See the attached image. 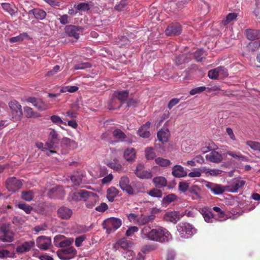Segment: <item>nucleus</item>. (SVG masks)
Returning a JSON list of instances; mask_svg holds the SVG:
<instances>
[{
	"mask_svg": "<svg viewBox=\"0 0 260 260\" xmlns=\"http://www.w3.org/2000/svg\"><path fill=\"white\" fill-rule=\"evenodd\" d=\"M140 236L143 239L160 243L167 242L172 239L170 232L166 228L160 226L152 229L149 226L143 227L141 231Z\"/></svg>",
	"mask_w": 260,
	"mask_h": 260,
	"instance_id": "f257e3e1",
	"label": "nucleus"
},
{
	"mask_svg": "<svg viewBox=\"0 0 260 260\" xmlns=\"http://www.w3.org/2000/svg\"><path fill=\"white\" fill-rule=\"evenodd\" d=\"M177 230L181 237L188 239L197 233V230L193 225L187 222H181L177 225Z\"/></svg>",
	"mask_w": 260,
	"mask_h": 260,
	"instance_id": "f03ea898",
	"label": "nucleus"
},
{
	"mask_svg": "<svg viewBox=\"0 0 260 260\" xmlns=\"http://www.w3.org/2000/svg\"><path fill=\"white\" fill-rule=\"evenodd\" d=\"M122 221L116 217H110L104 220L103 223V228L106 230L107 233L110 234L121 226Z\"/></svg>",
	"mask_w": 260,
	"mask_h": 260,
	"instance_id": "7ed1b4c3",
	"label": "nucleus"
},
{
	"mask_svg": "<svg viewBox=\"0 0 260 260\" xmlns=\"http://www.w3.org/2000/svg\"><path fill=\"white\" fill-rule=\"evenodd\" d=\"M128 220L134 223H136L139 225L145 224L147 223L154 219V215H150L148 216H141L136 214L135 213H129L127 215Z\"/></svg>",
	"mask_w": 260,
	"mask_h": 260,
	"instance_id": "20e7f679",
	"label": "nucleus"
},
{
	"mask_svg": "<svg viewBox=\"0 0 260 260\" xmlns=\"http://www.w3.org/2000/svg\"><path fill=\"white\" fill-rule=\"evenodd\" d=\"M245 182L241 178H235L228 182L225 186L226 191L230 192H237L245 184Z\"/></svg>",
	"mask_w": 260,
	"mask_h": 260,
	"instance_id": "39448f33",
	"label": "nucleus"
},
{
	"mask_svg": "<svg viewBox=\"0 0 260 260\" xmlns=\"http://www.w3.org/2000/svg\"><path fill=\"white\" fill-rule=\"evenodd\" d=\"M12 118L16 121L20 120L22 115L21 106L16 101H11L9 104Z\"/></svg>",
	"mask_w": 260,
	"mask_h": 260,
	"instance_id": "423d86ee",
	"label": "nucleus"
},
{
	"mask_svg": "<svg viewBox=\"0 0 260 260\" xmlns=\"http://www.w3.org/2000/svg\"><path fill=\"white\" fill-rule=\"evenodd\" d=\"M119 186L124 191L129 195H135L137 192L129 184V179L126 176H122L119 180Z\"/></svg>",
	"mask_w": 260,
	"mask_h": 260,
	"instance_id": "0eeeda50",
	"label": "nucleus"
},
{
	"mask_svg": "<svg viewBox=\"0 0 260 260\" xmlns=\"http://www.w3.org/2000/svg\"><path fill=\"white\" fill-rule=\"evenodd\" d=\"M59 142V138L57 132L54 129H51L48 135V140L46 145L48 149H55Z\"/></svg>",
	"mask_w": 260,
	"mask_h": 260,
	"instance_id": "6e6552de",
	"label": "nucleus"
},
{
	"mask_svg": "<svg viewBox=\"0 0 260 260\" xmlns=\"http://www.w3.org/2000/svg\"><path fill=\"white\" fill-rule=\"evenodd\" d=\"M51 239L49 237L41 236L36 239L37 247L42 250H46L48 249L51 245Z\"/></svg>",
	"mask_w": 260,
	"mask_h": 260,
	"instance_id": "1a4fd4ad",
	"label": "nucleus"
},
{
	"mask_svg": "<svg viewBox=\"0 0 260 260\" xmlns=\"http://www.w3.org/2000/svg\"><path fill=\"white\" fill-rule=\"evenodd\" d=\"M73 239H67L61 235H57L54 238V245L57 247L69 246L73 242Z\"/></svg>",
	"mask_w": 260,
	"mask_h": 260,
	"instance_id": "9d476101",
	"label": "nucleus"
},
{
	"mask_svg": "<svg viewBox=\"0 0 260 260\" xmlns=\"http://www.w3.org/2000/svg\"><path fill=\"white\" fill-rule=\"evenodd\" d=\"M205 186L215 195H219L226 191L225 186H222L220 184L206 182L205 183Z\"/></svg>",
	"mask_w": 260,
	"mask_h": 260,
	"instance_id": "9b49d317",
	"label": "nucleus"
},
{
	"mask_svg": "<svg viewBox=\"0 0 260 260\" xmlns=\"http://www.w3.org/2000/svg\"><path fill=\"white\" fill-rule=\"evenodd\" d=\"M200 213L202 214L205 221L207 223H212L217 221V217L212 211L207 208H202L200 209Z\"/></svg>",
	"mask_w": 260,
	"mask_h": 260,
	"instance_id": "f8f14e48",
	"label": "nucleus"
},
{
	"mask_svg": "<svg viewBox=\"0 0 260 260\" xmlns=\"http://www.w3.org/2000/svg\"><path fill=\"white\" fill-rule=\"evenodd\" d=\"M21 185V182L15 177L10 178L6 181L7 189L12 192L18 190Z\"/></svg>",
	"mask_w": 260,
	"mask_h": 260,
	"instance_id": "ddd939ff",
	"label": "nucleus"
},
{
	"mask_svg": "<svg viewBox=\"0 0 260 260\" xmlns=\"http://www.w3.org/2000/svg\"><path fill=\"white\" fill-rule=\"evenodd\" d=\"M183 216L178 212L175 211H168L165 213L164 218L166 221L176 223Z\"/></svg>",
	"mask_w": 260,
	"mask_h": 260,
	"instance_id": "4468645a",
	"label": "nucleus"
},
{
	"mask_svg": "<svg viewBox=\"0 0 260 260\" xmlns=\"http://www.w3.org/2000/svg\"><path fill=\"white\" fill-rule=\"evenodd\" d=\"M136 174L137 177L141 179H149L152 176L151 172L144 170V166L142 164H139L137 166Z\"/></svg>",
	"mask_w": 260,
	"mask_h": 260,
	"instance_id": "2eb2a0df",
	"label": "nucleus"
},
{
	"mask_svg": "<svg viewBox=\"0 0 260 260\" xmlns=\"http://www.w3.org/2000/svg\"><path fill=\"white\" fill-rule=\"evenodd\" d=\"M64 194V190L61 186L52 187L48 193V196L50 198H61Z\"/></svg>",
	"mask_w": 260,
	"mask_h": 260,
	"instance_id": "dca6fc26",
	"label": "nucleus"
},
{
	"mask_svg": "<svg viewBox=\"0 0 260 260\" xmlns=\"http://www.w3.org/2000/svg\"><path fill=\"white\" fill-rule=\"evenodd\" d=\"M182 28L178 23L172 24L169 25L166 30V34L167 36L178 35L181 34Z\"/></svg>",
	"mask_w": 260,
	"mask_h": 260,
	"instance_id": "f3484780",
	"label": "nucleus"
},
{
	"mask_svg": "<svg viewBox=\"0 0 260 260\" xmlns=\"http://www.w3.org/2000/svg\"><path fill=\"white\" fill-rule=\"evenodd\" d=\"M35 243L34 241L25 242L17 247L16 252L17 253H22L29 251L35 246Z\"/></svg>",
	"mask_w": 260,
	"mask_h": 260,
	"instance_id": "a211bd4d",
	"label": "nucleus"
},
{
	"mask_svg": "<svg viewBox=\"0 0 260 260\" xmlns=\"http://www.w3.org/2000/svg\"><path fill=\"white\" fill-rule=\"evenodd\" d=\"M0 239L4 242H11L14 239V233L9 230H5L3 228L0 233Z\"/></svg>",
	"mask_w": 260,
	"mask_h": 260,
	"instance_id": "6ab92c4d",
	"label": "nucleus"
},
{
	"mask_svg": "<svg viewBox=\"0 0 260 260\" xmlns=\"http://www.w3.org/2000/svg\"><path fill=\"white\" fill-rule=\"evenodd\" d=\"M57 214L59 217L64 219L70 218L72 214V210L67 207H61L57 210Z\"/></svg>",
	"mask_w": 260,
	"mask_h": 260,
	"instance_id": "aec40b11",
	"label": "nucleus"
},
{
	"mask_svg": "<svg viewBox=\"0 0 260 260\" xmlns=\"http://www.w3.org/2000/svg\"><path fill=\"white\" fill-rule=\"evenodd\" d=\"M172 175L177 178L185 177L187 175V172L184 168L180 165H176L172 168Z\"/></svg>",
	"mask_w": 260,
	"mask_h": 260,
	"instance_id": "412c9836",
	"label": "nucleus"
},
{
	"mask_svg": "<svg viewBox=\"0 0 260 260\" xmlns=\"http://www.w3.org/2000/svg\"><path fill=\"white\" fill-rule=\"evenodd\" d=\"M27 100L39 110L43 111L47 109V105L41 99L29 98Z\"/></svg>",
	"mask_w": 260,
	"mask_h": 260,
	"instance_id": "4be33fe9",
	"label": "nucleus"
},
{
	"mask_svg": "<svg viewBox=\"0 0 260 260\" xmlns=\"http://www.w3.org/2000/svg\"><path fill=\"white\" fill-rule=\"evenodd\" d=\"M134 243L126 239L125 238H122L116 241L115 247L119 246L124 250L130 249L132 247Z\"/></svg>",
	"mask_w": 260,
	"mask_h": 260,
	"instance_id": "5701e85b",
	"label": "nucleus"
},
{
	"mask_svg": "<svg viewBox=\"0 0 260 260\" xmlns=\"http://www.w3.org/2000/svg\"><path fill=\"white\" fill-rule=\"evenodd\" d=\"M206 158L210 161L215 163H218L222 160V155L216 151H212L206 155Z\"/></svg>",
	"mask_w": 260,
	"mask_h": 260,
	"instance_id": "b1692460",
	"label": "nucleus"
},
{
	"mask_svg": "<svg viewBox=\"0 0 260 260\" xmlns=\"http://www.w3.org/2000/svg\"><path fill=\"white\" fill-rule=\"evenodd\" d=\"M99 201V196L96 193L92 192L86 201V207L87 208L92 209Z\"/></svg>",
	"mask_w": 260,
	"mask_h": 260,
	"instance_id": "393cba45",
	"label": "nucleus"
},
{
	"mask_svg": "<svg viewBox=\"0 0 260 260\" xmlns=\"http://www.w3.org/2000/svg\"><path fill=\"white\" fill-rule=\"evenodd\" d=\"M201 188L197 185H193L189 189V192L191 193V198L192 200H201L202 196L200 194Z\"/></svg>",
	"mask_w": 260,
	"mask_h": 260,
	"instance_id": "a878e982",
	"label": "nucleus"
},
{
	"mask_svg": "<svg viewBox=\"0 0 260 260\" xmlns=\"http://www.w3.org/2000/svg\"><path fill=\"white\" fill-rule=\"evenodd\" d=\"M169 136V131L167 128H163L161 129L158 132L157 134L158 140L162 143L168 142Z\"/></svg>",
	"mask_w": 260,
	"mask_h": 260,
	"instance_id": "bb28decb",
	"label": "nucleus"
},
{
	"mask_svg": "<svg viewBox=\"0 0 260 260\" xmlns=\"http://www.w3.org/2000/svg\"><path fill=\"white\" fill-rule=\"evenodd\" d=\"M82 28L76 26L70 25L67 28V32L69 36L73 37L76 39L79 38L80 32H82Z\"/></svg>",
	"mask_w": 260,
	"mask_h": 260,
	"instance_id": "cd10ccee",
	"label": "nucleus"
},
{
	"mask_svg": "<svg viewBox=\"0 0 260 260\" xmlns=\"http://www.w3.org/2000/svg\"><path fill=\"white\" fill-rule=\"evenodd\" d=\"M150 125V123L149 122H147L139 128L138 131V134L140 137L144 138H147L150 136V134L149 131Z\"/></svg>",
	"mask_w": 260,
	"mask_h": 260,
	"instance_id": "c85d7f7f",
	"label": "nucleus"
},
{
	"mask_svg": "<svg viewBox=\"0 0 260 260\" xmlns=\"http://www.w3.org/2000/svg\"><path fill=\"white\" fill-rule=\"evenodd\" d=\"M124 159L128 161H133L136 158V151L133 148H128L123 152Z\"/></svg>",
	"mask_w": 260,
	"mask_h": 260,
	"instance_id": "c756f323",
	"label": "nucleus"
},
{
	"mask_svg": "<svg viewBox=\"0 0 260 260\" xmlns=\"http://www.w3.org/2000/svg\"><path fill=\"white\" fill-rule=\"evenodd\" d=\"M105 163L109 167L116 171L119 172L122 171L123 169L122 166L120 163H119L117 159H115L113 161L106 159Z\"/></svg>",
	"mask_w": 260,
	"mask_h": 260,
	"instance_id": "7c9ffc66",
	"label": "nucleus"
},
{
	"mask_svg": "<svg viewBox=\"0 0 260 260\" xmlns=\"http://www.w3.org/2000/svg\"><path fill=\"white\" fill-rule=\"evenodd\" d=\"M105 163L109 167L116 171L119 172L122 171L123 169L122 166L120 163H119L117 159H115L113 161L106 159Z\"/></svg>",
	"mask_w": 260,
	"mask_h": 260,
	"instance_id": "2f4dec72",
	"label": "nucleus"
},
{
	"mask_svg": "<svg viewBox=\"0 0 260 260\" xmlns=\"http://www.w3.org/2000/svg\"><path fill=\"white\" fill-rule=\"evenodd\" d=\"M105 163L109 167L116 171L119 172L122 171L123 169L122 166L120 163H119L117 159H115L113 161L106 159Z\"/></svg>",
	"mask_w": 260,
	"mask_h": 260,
	"instance_id": "473e14b6",
	"label": "nucleus"
},
{
	"mask_svg": "<svg viewBox=\"0 0 260 260\" xmlns=\"http://www.w3.org/2000/svg\"><path fill=\"white\" fill-rule=\"evenodd\" d=\"M203 172H204L206 177H216L220 175L222 172V171L217 169H210L207 168L206 167H203Z\"/></svg>",
	"mask_w": 260,
	"mask_h": 260,
	"instance_id": "72a5a7b5",
	"label": "nucleus"
},
{
	"mask_svg": "<svg viewBox=\"0 0 260 260\" xmlns=\"http://www.w3.org/2000/svg\"><path fill=\"white\" fill-rule=\"evenodd\" d=\"M113 135L118 141H128L125 134L119 129H115L113 132Z\"/></svg>",
	"mask_w": 260,
	"mask_h": 260,
	"instance_id": "f704fd0d",
	"label": "nucleus"
},
{
	"mask_svg": "<svg viewBox=\"0 0 260 260\" xmlns=\"http://www.w3.org/2000/svg\"><path fill=\"white\" fill-rule=\"evenodd\" d=\"M119 193L118 190L115 187L109 188L107 191V198L109 201L112 202L114 201V198Z\"/></svg>",
	"mask_w": 260,
	"mask_h": 260,
	"instance_id": "c9c22d12",
	"label": "nucleus"
},
{
	"mask_svg": "<svg viewBox=\"0 0 260 260\" xmlns=\"http://www.w3.org/2000/svg\"><path fill=\"white\" fill-rule=\"evenodd\" d=\"M153 182L155 186L158 188L165 187L167 184V179L161 176L156 177L153 178Z\"/></svg>",
	"mask_w": 260,
	"mask_h": 260,
	"instance_id": "e433bc0d",
	"label": "nucleus"
},
{
	"mask_svg": "<svg viewBox=\"0 0 260 260\" xmlns=\"http://www.w3.org/2000/svg\"><path fill=\"white\" fill-rule=\"evenodd\" d=\"M213 209L217 213V215H216L217 221H222L228 218V216L219 207L215 206L213 207Z\"/></svg>",
	"mask_w": 260,
	"mask_h": 260,
	"instance_id": "4c0bfd02",
	"label": "nucleus"
},
{
	"mask_svg": "<svg viewBox=\"0 0 260 260\" xmlns=\"http://www.w3.org/2000/svg\"><path fill=\"white\" fill-rule=\"evenodd\" d=\"M128 95V92L126 90L115 91L113 93V97L117 98L120 102L125 101Z\"/></svg>",
	"mask_w": 260,
	"mask_h": 260,
	"instance_id": "58836bf2",
	"label": "nucleus"
},
{
	"mask_svg": "<svg viewBox=\"0 0 260 260\" xmlns=\"http://www.w3.org/2000/svg\"><path fill=\"white\" fill-rule=\"evenodd\" d=\"M31 12L35 17L38 19L43 20L46 16V13L43 10L39 9H35L31 10Z\"/></svg>",
	"mask_w": 260,
	"mask_h": 260,
	"instance_id": "ea45409f",
	"label": "nucleus"
},
{
	"mask_svg": "<svg viewBox=\"0 0 260 260\" xmlns=\"http://www.w3.org/2000/svg\"><path fill=\"white\" fill-rule=\"evenodd\" d=\"M246 36L248 39L254 40L258 39V30L254 29H247L245 31Z\"/></svg>",
	"mask_w": 260,
	"mask_h": 260,
	"instance_id": "a19ab883",
	"label": "nucleus"
},
{
	"mask_svg": "<svg viewBox=\"0 0 260 260\" xmlns=\"http://www.w3.org/2000/svg\"><path fill=\"white\" fill-rule=\"evenodd\" d=\"M24 111L26 116L28 118H37L40 117V114L39 113L34 112L31 108L28 107H24Z\"/></svg>",
	"mask_w": 260,
	"mask_h": 260,
	"instance_id": "79ce46f5",
	"label": "nucleus"
},
{
	"mask_svg": "<svg viewBox=\"0 0 260 260\" xmlns=\"http://www.w3.org/2000/svg\"><path fill=\"white\" fill-rule=\"evenodd\" d=\"M75 252V249L73 247H68L67 248L61 250L57 252L59 257L62 259H67L68 258L66 256H62V254L67 253L73 254Z\"/></svg>",
	"mask_w": 260,
	"mask_h": 260,
	"instance_id": "37998d69",
	"label": "nucleus"
},
{
	"mask_svg": "<svg viewBox=\"0 0 260 260\" xmlns=\"http://www.w3.org/2000/svg\"><path fill=\"white\" fill-rule=\"evenodd\" d=\"M3 8L8 12L11 15H13L17 11L16 8L10 4L5 3L2 4Z\"/></svg>",
	"mask_w": 260,
	"mask_h": 260,
	"instance_id": "c03bdc74",
	"label": "nucleus"
},
{
	"mask_svg": "<svg viewBox=\"0 0 260 260\" xmlns=\"http://www.w3.org/2000/svg\"><path fill=\"white\" fill-rule=\"evenodd\" d=\"M176 198V196L174 194H169L163 198L162 201V204L167 206L171 202L174 201Z\"/></svg>",
	"mask_w": 260,
	"mask_h": 260,
	"instance_id": "a18cd8bd",
	"label": "nucleus"
},
{
	"mask_svg": "<svg viewBox=\"0 0 260 260\" xmlns=\"http://www.w3.org/2000/svg\"><path fill=\"white\" fill-rule=\"evenodd\" d=\"M155 162L160 166L166 167L171 164V161L169 159L158 157L155 159Z\"/></svg>",
	"mask_w": 260,
	"mask_h": 260,
	"instance_id": "49530a36",
	"label": "nucleus"
},
{
	"mask_svg": "<svg viewBox=\"0 0 260 260\" xmlns=\"http://www.w3.org/2000/svg\"><path fill=\"white\" fill-rule=\"evenodd\" d=\"M21 197L26 201H30L34 198V192L31 190L22 191Z\"/></svg>",
	"mask_w": 260,
	"mask_h": 260,
	"instance_id": "de8ad7c7",
	"label": "nucleus"
},
{
	"mask_svg": "<svg viewBox=\"0 0 260 260\" xmlns=\"http://www.w3.org/2000/svg\"><path fill=\"white\" fill-rule=\"evenodd\" d=\"M50 120L53 123H55L56 124L59 125L62 128H63V127L61 126V125H60L61 124H64L65 125H67V123L66 122H64L61 119V118L57 115H53L51 116L50 117Z\"/></svg>",
	"mask_w": 260,
	"mask_h": 260,
	"instance_id": "09e8293b",
	"label": "nucleus"
},
{
	"mask_svg": "<svg viewBox=\"0 0 260 260\" xmlns=\"http://www.w3.org/2000/svg\"><path fill=\"white\" fill-rule=\"evenodd\" d=\"M202 173H204V172H203V168L202 169L195 168L189 173L188 176L191 178L200 177Z\"/></svg>",
	"mask_w": 260,
	"mask_h": 260,
	"instance_id": "8fccbe9b",
	"label": "nucleus"
},
{
	"mask_svg": "<svg viewBox=\"0 0 260 260\" xmlns=\"http://www.w3.org/2000/svg\"><path fill=\"white\" fill-rule=\"evenodd\" d=\"M75 7L78 11H87L90 9L89 5L86 3H81L78 5H75Z\"/></svg>",
	"mask_w": 260,
	"mask_h": 260,
	"instance_id": "3c124183",
	"label": "nucleus"
},
{
	"mask_svg": "<svg viewBox=\"0 0 260 260\" xmlns=\"http://www.w3.org/2000/svg\"><path fill=\"white\" fill-rule=\"evenodd\" d=\"M36 145L37 147L39 149H42V150H48L49 151L46 153L47 155H50L53 153H56L55 151L51 150V149L47 148V146L46 145V144L44 145L42 142H37Z\"/></svg>",
	"mask_w": 260,
	"mask_h": 260,
	"instance_id": "603ef678",
	"label": "nucleus"
},
{
	"mask_svg": "<svg viewBox=\"0 0 260 260\" xmlns=\"http://www.w3.org/2000/svg\"><path fill=\"white\" fill-rule=\"evenodd\" d=\"M148 194L152 197L157 198H160L162 196L161 191L156 188L151 189L148 192Z\"/></svg>",
	"mask_w": 260,
	"mask_h": 260,
	"instance_id": "864d4df0",
	"label": "nucleus"
},
{
	"mask_svg": "<svg viewBox=\"0 0 260 260\" xmlns=\"http://www.w3.org/2000/svg\"><path fill=\"white\" fill-rule=\"evenodd\" d=\"M28 37V35L26 33L21 34L17 36L12 37L10 39V42L11 43H15L18 42L22 41L24 40L25 38Z\"/></svg>",
	"mask_w": 260,
	"mask_h": 260,
	"instance_id": "5fc2aeb1",
	"label": "nucleus"
},
{
	"mask_svg": "<svg viewBox=\"0 0 260 260\" xmlns=\"http://www.w3.org/2000/svg\"><path fill=\"white\" fill-rule=\"evenodd\" d=\"M91 67L90 63L88 62H84L76 64L74 66L73 69L74 70H84Z\"/></svg>",
	"mask_w": 260,
	"mask_h": 260,
	"instance_id": "6e6d98bb",
	"label": "nucleus"
},
{
	"mask_svg": "<svg viewBox=\"0 0 260 260\" xmlns=\"http://www.w3.org/2000/svg\"><path fill=\"white\" fill-rule=\"evenodd\" d=\"M260 47V42L259 41H255L250 42L247 46V48L251 51L257 50Z\"/></svg>",
	"mask_w": 260,
	"mask_h": 260,
	"instance_id": "4d7b16f0",
	"label": "nucleus"
},
{
	"mask_svg": "<svg viewBox=\"0 0 260 260\" xmlns=\"http://www.w3.org/2000/svg\"><path fill=\"white\" fill-rule=\"evenodd\" d=\"M139 231V228L136 226H132L128 228L126 231L125 235L127 237H131L134 235L135 233H137Z\"/></svg>",
	"mask_w": 260,
	"mask_h": 260,
	"instance_id": "13d9d810",
	"label": "nucleus"
},
{
	"mask_svg": "<svg viewBox=\"0 0 260 260\" xmlns=\"http://www.w3.org/2000/svg\"><path fill=\"white\" fill-rule=\"evenodd\" d=\"M19 208L24 210L26 213L29 214L32 210V208L27 204L20 203L18 204Z\"/></svg>",
	"mask_w": 260,
	"mask_h": 260,
	"instance_id": "bf43d9fd",
	"label": "nucleus"
},
{
	"mask_svg": "<svg viewBox=\"0 0 260 260\" xmlns=\"http://www.w3.org/2000/svg\"><path fill=\"white\" fill-rule=\"evenodd\" d=\"M247 144L251 149L254 150H258L260 151V143L249 141L247 142Z\"/></svg>",
	"mask_w": 260,
	"mask_h": 260,
	"instance_id": "052dcab7",
	"label": "nucleus"
},
{
	"mask_svg": "<svg viewBox=\"0 0 260 260\" xmlns=\"http://www.w3.org/2000/svg\"><path fill=\"white\" fill-rule=\"evenodd\" d=\"M71 181L75 185H79L82 181V178L80 175H74L71 177Z\"/></svg>",
	"mask_w": 260,
	"mask_h": 260,
	"instance_id": "680f3d73",
	"label": "nucleus"
},
{
	"mask_svg": "<svg viewBox=\"0 0 260 260\" xmlns=\"http://www.w3.org/2000/svg\"><path fill=\"white\" fill-rule=\"evenodd\" d=\"M237 17V14L235 13H229L224 20H223V23L224 24H227L230 23L232 20L235 19Z\"/></svg>",
	"mask_w": 260,
	"mask_h": 260,
	"instance_id": "e2e57ef3",
	"label": "nucleus"
},
{
	"mask_svg": "<svg viewBox=\"0 0 260 260\" xmlns=\"http://www.w3.org/2000/svg\"><path fill=\"white\" fill-rule=\"evenodd\" d=\"M92 192L88 191L81 190L79 191L80 200L82 199L84 201H86L88 197Z\"/></svg>",
	"mask_w": 260,
	"mask_h": 260,
	"instance_id": "0e129e2a",
	"label": "nucleus"
},
{
	"mask_svg": "<svg viewBox=\"0 0 260 260\" xmlns=\"http://www.w3.org/2000/svg\"><path fill=\"white\" fill-rule=\"evenodd\" d=\"M145 155L147 159H152L155 154L152 148H148L145 150Z\"/></svg>",
	"mask_w": 260,
	"mask_h": 260,
	"instance_id": "69168bd1",
	"label": "nucleus"
},
{
	"mask_svg": "<svg viewBox=\"0 0 260 260\" xmlns=\"http://www.w3.org/2000/svg\"><path fill=\"white\" fill-rule=\"evenodd\" d=\"M123 255L124 257L127 258L128 260H132L134 256L135 255V252L134 251L128 249L126 250H124V251L123 253Z\"/></svg>",
	"mask_w": 260,
	"mask_h": 260,
	"instance_id": "338daca9",
	"label": "nucleus"
},
{
	"mask_svg": "<svg viewBox=\"0 0 260 260\" xmlns=\"http://www.w3.org/2000/svg\"><path fill=\"white\" fill-rule=\"evenodd\" d=\"M116 42L120 47H121L128 43V40L126 37L122 36L116 40Z\"/></svg>",
	"mask_w": 260,
	"mask_h": 260,
	"instance_id": "774afa93",
	"label": "nucleus"
}]
</instances>
